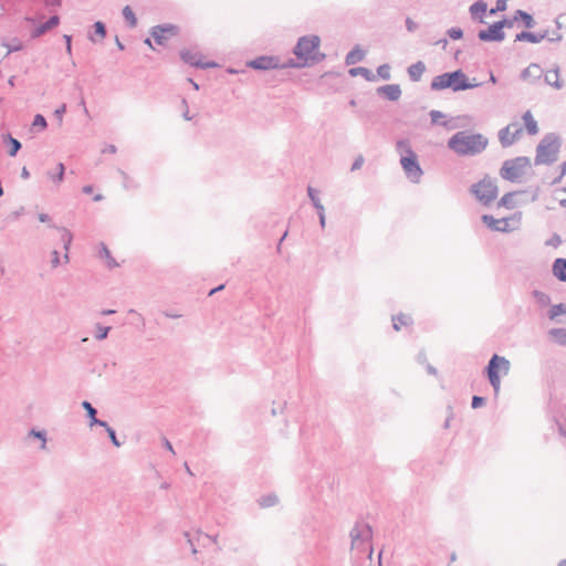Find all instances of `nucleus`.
<instances>
[{
    "label": "nucleus",
    "instance_id": "nucleus-1",
    "mask_svg": "<svg viewBox=\"0 0 566 566\" xmlns=\"http://www.w3.org/2000/svg\"><path fill=\"white\" fill-rule=\"evenodd\" d=\"M321 38L315 34L304 35L297 40L293 49L297 60L292 57L285 59V65L290 69H302L313 63H318L325 60V54L319 52Z\"/></svg>",
    "mask_w": 566,
    "mask_h": 566
},
{
    "label": "nucleus",
    "instance_id": "nucleus-2",
    "mask_svg": "<svg viewBox=\"0 0 566 566\" xmlns=\"http://www.w3.org/2000/svg\"><path fill=\"white\" fill-rule=\"evenodd\" d=\"M448 148L461 157H473L485 150L489 139L480 133L460 130L448 139Z\"/></svg>",
    "mask_w": 566,
    "mask_h": 566
},
{
    "label": "nucleus",
    "instance_id": "nucleus-3",
    "mask_svg": "<svg viewBox=\"0 0 566 566\" xmlns=\"http://www.w3.org/2000/svg\"><path fill=\"white\" fill-rule=\"evenodd\" d=\"M397 151L400 154V165L406 177L413 184H419L423 170L418 161L417 154L412 150L409 140L401 139L396 144Z\"/></svg>",
    "mask_w": 566,
    "mask_h": 566
},
{
    "label": "nucleus",
    "instance_id": "nucleus-4",
    "mask_svg": "<svg viewBox=\"0 0 566 566\" xmlns=\"http://www.w3.org/2000/svg\"><path fill=\"white\" fill-rule=\"evenodd\" d=\"M481 84H471L468 76L462 70L443 73L433 77L430 88L432 91H442L451 88L453 92L470 90Z\"/></svg>",
    "mask_w": 566,
    "mask_h": 566
},
{
    "label": "nucleus",
    "instance_id": "nucleus-5",
    "mask_svg": "<svg viewBox=\"0 0 566 566\" xmlns=\"http://www.w3.org/2000/svg\"><path fill=\"white\" fill-rule=\"evenodd\" d=\"M560 146L562 139L558 135L555 133L546 134L536 146L534 164L536 166L554 164L558 159Z\"/></svg>",
    "mask_w": 566,
    "mask_h": 566
},
{
    "label": "nucleus",
    "instance_id": "nucleus-6",
    "mask_svg": "<svg viewBox=\"0 0 566 566\" xmlns=\"http://www.w3.org/2000/svg\"><path fill=\"white\" fill-rule=\"evenodd\" d=\"M352 539V551L356 553L368 552V557H371L373 548L369 542L373 536V531L369 524L357 522L349 533Z\"/></svg>",
    "mask_w": 566,
    "mask_h": 566
},
{
    "label": "nucleus",
    "instance_id": "nucleus-7",
    "mask_svg": "<svg viewBox=\"0 0 566 566\" xmlns=\"http://www.w3.org/2000/svg\"><path fill=\"white\" fill-rule=\"evenodd\" d=\"M531 166V160L528 157L521 156L513 159H507L503 163L500 169V176L509 181L515 182L518 181L525 170Z\"/></svg>",
    "mask_w": 566,
    "mask_h": 566
},
{
    "label": "nucleus",
    "instance_id": "nucleus-8",
    "mask_svg": "<svg viewBox=\"0 0 566 566\" xmlns=\"http://www.w3.org/2000/svg\"><path fill=\"white\" fill-rule=\"evenodd\" d=\"M510 366L511 364L509 359L496 354H494L492 358L489 360L486 373L490 384L493 387L495 394L499 392L501 386L499 371H501L503 375H507L510 371Z\"/></svg>",
    "mask_w": 566,
    "mask_h": 566
},
{
    "label": "nucleus",
    "instance_id": "nucleus-9",
    "mask_svg": "<svg viewBox=\"0 0 566 566\" xmlns=\"http://www.w3.org/2000/svg\"><path fill=\"white\" fill-rule=\"evenodd\" d=\"M471 192L483 205H490L497 197L496 181L490 177H484L479 182L472 185Z\"/></svg>",
    "mask_w": 566,
    "mask_h": 566
},
{
    "label": "nucleus",
    "instance_id": "nucleus-10",
    "mask_svg": "<svg viewBox=\"0 0 566 566\" xmlns=\"http://www.w3.org/2000/svg\"><path fill=\"white\" fill-rule=\"evenodd\" d=\"M512 21L507 19H503L501 21L494 22L485 30H480L478 33V38L484 42H501L505 39V33L503 32L504 27H512Z\"/></svg>",
    "mask_w": 566,
    "mask_h": 566
},
{
    "label": "nucleus",
    "instance_id": "nucleus-11",
    "mask_svg": "<svg viewBox=\"0 0 566 566\" xmlns=\"http://www.w3.org/2000/svg\"><path fill=\"white\" fill-rule=\"evenodd\" d=\"M250 67L261 71L275 70V69H290L285 65V60H281L274 55H263L250 61Z\"/></svg>",
    "mask_w": 566,
    "mask_h": 566
},
{
    "label": "nucleus",
    "instance_id": "nucleus-12",
    "mask_svg": "<svg viewBox=\"0 0 566 566\" xmlns=\"http://www.w3.org/2000/svg\"><path fill=\"white\" fill-rule=\"evenodd\" d=\"M523 128L517 123H512L499 132V139L503 147L512 146L522 135Z\"/></svg>",
    "mask_w": 566,
    "mask_h": 566
},
{
    "label": "nucleus",
    "instance_id": "nucleus-13",
    "mask_svg": "<svg viewBox=\"0 0 566 566\" xmlns=\"http://www.w3.org/2000/svg\"><path fill=\"white\" fill-rule=\"evenodd\" d=\"M482 221L493 231L500 232H509L511 231L509 227V219H495L493 216L484 214L482 216Z\"/></svg>",
    "mask_w": 566,
    "mask_h": 566
},
{
    "label": "nucleus",
    "instance_id": "nucleus-14",
    "mask_svg": "<svg viewBox=\"0 0 566 566\" xmlns=\"http://www.w3.org/2000/svg\"><path fill=\"white\" fill-rule=\"evenodd\" d=\"M180 56L185 63H188L192 66L202 67V69L216 66V63H213V62L202 63L200 55L197 52H191V51L185 50V51H181Z\"/></svg>",
    "mask_w": 566,
    "mask_h": 566
},
{
    "label": "nucleus",
    "instance_id": "nucleus-15",
    "mask_svg": "<svg viewBox=\"0 0 566 566\" xmlns=\"http://www.w3.org/2000/svg\"><path fill=\"white\" fill-rule=\"evenodd\" d=\"M176 27L171 24L167 25H156L151 29V36L156 41L157 44L163 45L166 41V33L174 34Z\"/></svg>",
    "mask_w": 566,
    "mask_h": 566
},
{
    "label": "nucleus",
    "instance_id": "nucleus-16",
    "mask_svg": "<svg viewBox=\"0 0 566 566\" xmlns=\"http://www.w3.org/2000/svg\"><path fill=\"white\" fill-rule=\"evenodd\" d=\"M431 123L433 125H441L446 127L447 129L451 130L457 128V125L453 123L452 119H446L447 115L440 111L432 109L430 113Z\"/></svg>",
    "mask_w": 566,
    "mask_h": 566
},
{
    "label": "nucleus",
    "instance_id": "nucleus-17",
    "mask_svg": "<svg viewBox=\"0 0 566 566\" xmlns=\"http://www.w3.org/2000/svg\"><path fill=\"white\" fill-rule=\"evenodd\" d=\"M379 95H384L389 101H398L401 96V90L398 84H388L377 88Z\"/></svg>",
    "mask_w": 566,
    "mask_h": 566
},
{
    "label": "nucleus",
    "instance_id": "nucleus-18",
    "mask_svg": "<svg viewBox=\"0 0 566 566\" xmlns=\"http://www.w3.org/2000/svg\"><path fill=\"white\" fill-rule=\"evenodd\" d=\"M548 36V31L533 33L528 31H522L516 34L515 41H527L531 43H539Z\"/></svg>",
    "mask_w": 566,
    "mask_h": 566
},
{
    "label": "nucleus",
    "instance_id": "nucleus-19",
    "mask_svg": "<svg viewBox=\"0 0 566 566\" xmlns=\"http://www.w3.org/2000/svg\"><path fill=\"white\" fill-rule=\"evenodd\" d=\"M50 227L59 230L61 233V241L63 243V249L65 250V254L63 258H64V262L67 263L70 260L69 259V250H70L71 243L73 240V235L66 228L56 227L55 224H50Z\"/></svg>",
    "mask_w": 566,
    "mask_h": 566
},
{
    "label": "nucleus",
    "instance_id": "nucleus-20",
    "mask_svg": "<svg viewBox=\"0 0 566 566\" xmlns=\"http://www.w3.org/2000/svg\"><path fill=\"white\" fill-rule=\"evenodd\" d=\"M60 23V18L57 15H52L46 22L40 24L36 27L31 35L32 38H39L50 31L51 29L55 28Z\"/></svg>",
    "mask_w": 566,
    "mask_h": 566
},
{
    "label": "nucleus",
    "instance_id": "nucleus-21",
    "mask_svg": "<svg viewBox=\"0 0 566 566\" xmlns=\"http://www.w3.org/2000/svg\"><path fill=\"white\" fill-rule=\"evenodd\" d=\"M543 71L538 64L532 63L521 73V77L525 81H536L542 77Z\"/></svg>",
    "mask_w": 566,
    "mask_h": 566
},
{
    "label": "nucleus",
    "instance_id": "nucleus-22",
    "mask_svg": "<svg viewBox=\"0 0 566 566\" xmlns=\"http://www.w3.org/2000/svg\"><path fill=\"white\" fill-rule=\"evenodd\" d=\"M30 439H38L40 440L39 449L42 451L46 450V443H48V433L45 430H36L31 429L28 434L24 437V441L28 442Z\"/></svg>",
    "mask_w": 566,
    "mask_h": 566
},
{
    "label": "nucleus",
    "instance_id": "nucleus-23",
    "mask_svg": "<svg viewBox=\"0 0 566 566\" xmlns=\"http://www.w3.org/2000/svg\"><path fill=\"white\" fill-rule=\"evenodd\" d=\"M424 72L426 65L422 61H418L408 67V75L413 82H419Z\"/></svg>",
    "mask_w": 566,
    "mask_h": 566
},
{
    "label": "nucleus",
    "instance_id": "nucleus-24",
    "mask_svg": "<svg viewBox=\"0 0 566 566\" xmlns=\"http://www.w3.org/2000/svg\"><path fill=\"white\" fill-rule=\"evenodd\" d=\"M544 81L547 85L553 86L556 90H560L563 87V82L559 78L558 67L548 71L544 76Z\"/></svg>",
    "mask_w": 566,
    "mask_h": 566
},
{
    "label": "nucleus",
    "instance_id": "nucleus-25",
    "mask_svg": "<svg viewBox=\"0 0 566 566\" xmlns=\"http://www.w3.org/2000/svg\"><path fill=\"white\" fill-rule=\"evenodd\" d=\"M82 407L86 410L87 417L90 418V426H106V421L96 418V409L88 401H83Z\"/></svg>",
    "mask_w": 566,
    "mask_h": 566
},
{
    "label": "nucleus",
    "instance_id": "nucleus-26",
    "mask_svg": "<svg viewBox=\"0 0 566 566\" xmlns=\"http://www.w3.org/2000/svg\"><path fill=\"white\" fill-rule=\"evenodd\" d=\"M486 9V2L479 0L470 7L469 11L471 13L472 19H479L480 22H483L482 15L485 13Z\"/></svg>",
    "mask_w": 566,
    "mask_h": 566
},
{
    "label": "nucleus",
    "instance_id": "nucleus-27",
    "mask_svg": "<svg viewBox=\"0 0 566 566\" xmlns=\"http://www.w3.org/2000/svg\"><path fill=\"white\" fill-rule=\"evenodd\" d=\"M553 274L563 282H566V259H556L553 264Z\"/></svg>",
    "mask_w": 566,
    "mask_h": 566
},
{
    "label": "nucleus",
    "instance_id": "nucleus-28",
    "mask_svg": "<svg viewBox=\"0 0 566 566\" xmlns=\"http://www.w3.org/2000/svg\"><path fill=\"white\" fill-rule=\"evenodd\" d=\"M365 57V52L357 45L352 51H349L345 57V63L347 65H354Z\"/></svg>",
    "mask_w": 566,
    "mask_h": 566
},
{
    "label": "nucleus",
    "instance_id": "nucleus-29",
    "mask_svg": "<svg viewBox=\"0 0 566 566\" xmlns=\"http://www.w3.org/2000/svg\"><path fill=\"white\" fill-rule=\"evenodd\" d=\"M98 256L101 259L105 260L106 265H107L108 269H114V268L118 266V263L112 256L111 251L108 250V248L104 243H101V245H99Z\"/></svg>",
    "mask_w": 566,
    "mask_h": 566
},
{
    "label": "nucleus",
    "instance_id": "nucleus-30",
    "mask_svg": "<svg viewBox=\"0 0 566 566\" xmlns=\"http://www.w3.org/2000/svg\"><path fill=\"white\" fill-rule=\"evenodd\" d=\"M523 120L525 124V128L530 135H536L538 133V126L537 122L534 119L532 113L530 111H526L523 114Z\"/></svg>",
    "mask_w": 566,
    "mask_h": 566
},
{
    "label": "nucleus",
    "instance_id": "nucleus-31",
    "mask_svg": "<svg viewBox=\"0 0 566 566\" xmlns=\"http://www.w3.org/2000/svg\"><path fill=\"white\" fill-rule=\"evenodd\" d=\"M349 75L350 76H363L365 77L367 81H375L376 76L374 75V73L368 70L367 67H363V66H357V67H353L348 71Z\"/></svg>",
    "mask_w": 566,
    "mask_h": 566
},
{
    "label": "nucleus",
    "instance_id": "nucleus-32",
    "mask_svg": "<svg viewBox=\"0 0 566 566\" xmlns=\"http://www.w3.org/2000/svg\"><path fill=\"white\" fill-rule=\"evenodd\" d=\"M279 499L274 493H270L266 495H262L260 499H258V504L262 509L271 507L277 504Z\"/></svg>",
    "mask_w": 566,
    "mask_h": 566
},
{
    "label": "nucleus",
    "instance_id": "nucleus-33",
    "mask_svg": "<svg viewBox=\"0 0 566 566\" xmlns=\"http://www.w3.org/2000/svg\"><path fill=\"white\" fill-rule=\"evenodd\" d=\"M306 190H307V196L311 199L314 208L317 211H324V206L322 205V202L318 198V191L311 186H308Z\"/></svg>",
    "mask_w": 566,
    "mask_h": 566
},
{
    "label": "nucleus",
    "instance_id": "nucleus-34",
    "mask_svg": "<svg viewBox=\"0 0 566 566\" xmlns=\"http://www.w3.org/2000/svg\"><path fill=\"white\" fill-rule=\"evenodd\" d=\"M56 168H57V172L53 174V172L49 171L48 177L50 179H52L53 182L61 184L64 178L65 167L62 163H60V164H57Z\"/></svg>",
    "mask_w": 566,
    "mask_h": 566
},
{
    "label": "nucleus",
    "instance_id": "nucleus-35",
    "mask_svg": "<svg viewBox=\"0 0 566 566\" xmlns=\"http://www.w3.org/2000/svg\"><path fill=\"white\" fill-rule=\"evenodd\" d=\"M123 17L130 28H135L137 25L136 15L129 6L124 7Z\"/></svg>",
    "mask_w": 566,
    "mask_h": 566
},
{
    "label": "nucleus",
    "instance_id": "nucleus-36",
    "mask_svg": "<svg viewBox=\"0 0 566 566\" xmlns=\"http://www.w3.org/2000/svg\"><path fill=\"white\" fill-rule=\"evenodd\" d=\"M394 328L399 331L401 326H407L411 322V317L409 315L400 314L392 317Z\"/></svg>",
    "mask_w": 566,
    "mask_h": 566
},
{
    "label": "nucleus",
    "instance_id": "nucleus-37",
    "mask_svg": "<svg viewBox=\"0 0 566 566\" xmlns=\"http://www.w3.org/2000/svg\"><path fill=\"white\" fill-rule=\"evenodd\" d=\"M549 334L562 345L566 344V328H553Z\"/></svg>",
    "mask_w": 566,
    "mask_h": 566
},
{
    "label": "nucleus",
    "instance_id": "nucleus-38",
    "mask_svg": "<svg viewBox=\"0 0 566 566\" xmlns=\"http://www.w3.org/2000/svg\"><path fill=\"white\" fill-rule=\"evenodd\" d=\"M533 296L541 306H547L551 303L549 296L544 292L535 290Z\"/></svg>",
    "mask_w": 566,
    "mask_h": 566
},
{
    "label": "nucleus",
    "instance_id": "nucleus-39",
    "mask_svg": "<svg viewBox=\"0 0 566 566\" xmlns=\"http://www.w3.org/2000/svg\"><path fill=\"white\" fill-rule=\"evenodd\" d=\"M7 140L10 144L9 155L13 157L20 150L21 143L18 139L13 138L11 135L7 136Z\"/></svg>",
    "mask_w": 566,
    "mask_h": 566
},
{
    "label": "nucleus",
    "instance_id": "nucleus-40",
    "mask_svg": "<svg viewBox=\"0 0 566 566\" xmlns=\"http://www.w3.org/2000/svg\"><path fill=\"white\" fill-rule=\"evenodd\" d=\"M515 14H516L515 18L520 17L523 20L526 28L534 27L535 21H534L533 17L531 14H528L527 12H525L523 10H517Z\"/></svg>",
    "mask_w": 566,
    "mask_h": 566
},
{
    "label": "nucleus",
    "instance_id": "nucleus-41",
    "mask_svg": "<svg viewBox=\"0 0 566 566\" xmlns=\"http://www.w3.org/2000/svg\"><path fill=\"white\" fill-rule=\"evenodd\" d=\"M562 314H566V306L564 304H557L552 306L548 316L551 319H556Z\"/></svg>",
    "mask_w": 566,
    "mask_h": 566
},
{
    "label": "nucleus",
    "instance_id": "nucleus-42",
    "mask_svg": "<svg viewBox=\"0 0 566 566\" xmlns=\"http://www.w3.org/2000/svg\"><path fill=\"white\" fill-rule=\"evenodd\" d=\"M513 197H514V192H507L505 193L499 201V206L501 207H505V208H509V209H512L514 208V200H513Z\"/></svg>",
    "mask_w": 566,
    "mask_h": 566
},
{
    "label": "nucleus",
    "instance_id": "nucleus-43",
    "mask_svg": "<svg viewBox=\"0 0 566 566\" xmlns=\"http://www.w3.org/2000/svg\"><path fill=\"white\" fill-rule=\"evenodd\" d=\"M377 74L379 77H381L382 80H390V66L388 64H381L378 66L377 69Z\"/></svg>",
    "mask_w": 566,
    "mask_h": 566
},
{
    "label": "nucleus",
    "instance_id": "nucleus-44",
    "mask_svg": "<svg viewBox=\"0 0 566 566\" xmlns=\"http://www.w3.org/2000/svg\"><path fill=\"white\" fill-rule=\"evenodd\" d=\"M111 331V327L108 326H102L99 324L96 325V339L103 340L107 337L108 333Z\"/></svg>",
    "mask_w": 566,
    "mask_h": 566
},
{
    "label": "nucleus",
    "instance_id": "nucleus-45",
    "mask_svg": "<svg viewBox=\"0 0 566 566\" xmlns=\"http://www.w3.org/2000/svg\"><path fill=\"white\" fill-rule=\"evenodd\" d=\"M112 441V443L115 446V447H120L122 446V442L118 441L117 437H116V433H115V430L113 428H111L107 423L106 426H103Z\"/></svg>",
    "mask_w": 566,
    "mask_h": 566
},
{
    "label": "nucleus",
    "instance_id": "nucleus-46",
    "mask_svg": "<svg viewBox=\"0 0 566 566\" xmlns=\"http://www.w3.org/2000/svg\"><path fill=\"white\" fill-rule=\"evenodd\" d=\"M32 127L33 128H39V129H44L46 127V120L45 118L38 114L34 116V119H33V123H32Z\"/></svg>",
    "mask_w": 566,
    "mask_h": 566
},
{
    "label": "nucleus",
    "instance_id": "nucleus-47",
    "mask_svg": "<svg viewBox=\"0 0 566 566\" xmlns=\"http://www.w3.org/2000/svg\"><path fill=\"white\" fill-rule=\"evenodd\" d=\"M448 35L452 39V40H459L463 36V32L460 28H451L448 30Z\"/></svg>",
    "mask_w": 566,
    "mask_h": 566
},
{
    "label": "nucleus",
    "instance_id": "nucleus-48",
    "mask_svg": "<svg viewBox=\"0 0 566 566\" xmlns=\"http://www.w3.org/2000/svg\"><path fill=\"white\" fill-rule=\"evenodd\" d=\"M95 33L99 35L101 38H104L106 35V29L103 22L97 21L94 24Z\"/></svg>",
    "mask_w": 566,
    "mask_h": 566
},
{
    "label": "nucleus",
    "instance_id": "nucleus-49",
    "mask_svg": "<svg viewBox=\"0 0 566 566\" xmlns=\"http://www.w3.org/2000/svg\"><path fill=\"white\" fill-rule=\"evenodd\" d=\"M484 403H485V399H484L483 397H480V396H473V398H472V408H473V409L480 408V407H482Z\"/></svg>",
    "mask_w": 566,
    "mask_h": 566
},
{
    "label": "nucleus",
    "instance_id": "nucleus-50",
    "mask_svg": "<svg viewBox=\"0 0 566 566\" xmlns=\"http://www.w3.org/2000/svg\"><path fill=\"white\" fill-rule=\"evenodd\" d=\"M363 165H364V157H363V156H358V157L354 160V163H353V165H352L350 170H352V171L358 170V169H360V168L363 167Z\"/></svg>",
    "mask_w": 566,
    "mask_h": 566
},
{
    "label": "nucleus",
    "instance_id": "nucleus-51",
    "mask_svg": "<svg viewBox=\"0 0 566 566\" xmlns=\"http://www.w3.org/2000/svg\"><path fill=\"white\" fill-rule=\"evenodd\" d=\"M406 28L409 32H413L418 29V24L410 18L406 19Z\"/></svg>",
    "mask_w": 566,
    "mask_h": 566
},
{
    "label": "nucleus",
    "instance_id": "nucleus-52",
    "mask_svg": "<svg viewBox=\"0 0 566 566\" xmlns=\"http://www.w3.org/2000/svg\"><path fill=\"white\" fill-rule=\"evenodd\" d=\"M286 407V402L279 405L277 407H273L271 410L272 416L282 415Z\"/></svg>",
    "mask_w": 566,
    "mask_h": 566
},
{
    "label": "nucleus",
    "instance_id": "nucleus-53",
    "mask_svg": "<svg viewBox=\"0 0 566 566\" xmlns=\"http://www.w3.org/2000/svg\"><path fill=\"white\" fill-rule=\"evenodd\" d=\"M61 261H60V255H59V252L56 250L52 251V260H51V264L53 268H57L60 265Z\"/></svg>",
    "mask_w": 566,
    "mask_h": 566
},
{
    "label": "nucleus",
    "instance_id": "nucleus-54",
    "mask_svg": "<svg viewBox=\"0 0 566 566\" xmlns=\"http://www.w3.org/2000/svg\"><path fill=\"white\" fill-rule=\"evenodd\" d=\"M120 174L124 178V181H123L124 188H126V189L133 188L134 185H133L132 179L124 171H120Z\"/></svg>",
    "mask_w": 566,
    "mask_h": 566
},
{
    "label": "nucleus",
    "instance_id": "nucleus-55",
    "mask_svg": "<svg viewBox=\"0 0 566 566\" xmlns=\"http://www.w3.org/2000/svg\"><path fill=\"white\" fill-rule=\"evenodd\" d=\"M66 112V106L65 104L61 105L59 108L55 109L54 112V115L56 116V118H59V120L61 122L62 120V117H63V114Z\"/></svg>",
    "mask_w": 566,
    "mask_h": 566
},
{
    "label": "nucleus",
    "instance_id": "nucleus-56",
    "mask_svg": "<svg viewBox=\"0 0 566 566\" xmlns=\"http://www.w3.org/2000/svg\"><path fill=\"white\" fill-rule=\"evenodd\" d=\"M163 314L168 318H180L182 316L181 313L176 311H164Z\"/></svg>",
    "mask_w": 566,
    "mask_h": 566
},
{
    "label": "nucleus",
    "instance_id": "nucleus-57",
    "mask_svg": "<svg viewBox=\"0 0 566 566\" xmlns=\"http://www.w3.org/2000/svg\"><path fill=\"white\" fill-rule=\"evenodd\" d=\"M23 213H24V208H23V207H20L18 210L12 211V212L10 213V216H9V217H10L12 220H17V219H19Z\"/></svg>",
    "mask_w": 566,
    "mask_h": 566
},
{
    "label": "nucleus",
    "instance_id": "nucleus-58",
    "mask_svg": "<svg viewBox=\"0 0 566 566\" xmlns=\"http://www.w3.org/2000/svg\"><path fill=\"white\" fill-rule=\"evenodd\" d=\"M546 39L551 42H558L562 40V34L558 31H554L552 35L548 34Z\"/></svg>",
    "mask_w": 566,
    "mask_h": 566
},
{
    "label": "nucleus",
    "instance_id": "nucleus-59",
    "mask_svg": "<svg viewBox=\"0 0 566 566\" xmlns=\"http://www.w3.org/2000/svg\"><path fill=\"white\" fill-rule=\"evenodd\" d=\"M163 444L164 447L169 451L171 452L172 454H175V450H174V447L172 444L170 443V441L166 438L163 439Z\"/></svg>",
    "mask_w": 566,
    "mask_h": 566
},
{
    "label": "nucleus",
    "instance_id": "nucleus-60",
    "mask_svg": "<svg viewBox=\"0 0 566 566\" xmlns=\"http://www.w3.org/2000/svg\"><path fill=\"white\" fill-rule=\"evenodd\" d=\"M495 8L499 11H504L506 9V0H497Z\"/></svg>",
    "mask_w": 566,
    "mask_h": 566
},
{
    "label": "nucleus",
    "instance_id": "nucleus-61",
    "mask_svg": "<svg viewBox=\"0 0 566 566\" xmlns=\"http://www.w3.org/2000/svg\"><path fill=\"white\" fill-rule=\"evenodd\" d=\"M64 40H65L66 51H67L69 54H71V52H72V46H71L72 38H71V35H66L65 34L64 35Z\"/></svg>",
    "mask_w": 566,
    "mask_h": 566
},
{
    "label": "nucleus",
    "instance_id": "nucleus-62",
    "mask_svg": "<svg viewBox=\"0 0 566 566\" xmlns=\"http://www.w3.org/2000/svg\"><path fill=\"white\" fill-rule=\"evenodd\" d=\"M117 151V148L115 145H107L103 150L102 153H109V154H115Z\"/></svg>",
    "mask_w": 566,
    "mask_h": 566
},
{
    "label": "nucleus",
    "instance_id": "nucleus-63",
    "mask_svg": "<svg viewBox=\"0 0 566 566\" xmlns=\"http://www.w3.org/2000/svg\"><path fill=\"white\" fill-rule=\"evenodd\" d=\"M38 218H39L40 222H43V223L51 222V218L46 213H40Z\"/></svg>",
    "mask_w": 566,
    "mask_h": 566
},
{
    "label": "nucleus",
    "instance_id": "nucleus-64",
    "mask_svg": "<svg viewBox=\"0 0 566 566\" xmlns=\"http://www.w3.org/2000/svg\"><path fill=\"white\" fill-rule=\"evenodd\" d=\"M317 214H318V218H319V224L322 228L325 227V222H326V219H325V210L324 211H317Z\"/></svg>",
    "mask_w": 566,
    "mask_h": 566
}]
</instances>
